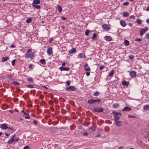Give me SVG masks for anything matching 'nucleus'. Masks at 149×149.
<instances>
[{"instance_id":"obj_1","label":"nucleus","mask_w":149,"mask_h":149,"mask_svg":"<svg viewBox=\"0 0 149 149\" xmlns=\"http://www.w3.org/2000/svg\"><path fill=\"white\" fill-rule=\"evenodd\" d=\"M101 101L100 99H93L92 98H91L89 100H88V103L90 104H92L94 103L97 102L99 103Z\"/></svg>"},{"instance_id":"obj_2","label":"nucleus","mask_w":149,"mask_h":149,"mask_svg":"<svg viewBox=\"0 0 149 149\" xmlns=\"http://www.w3.org/2000/svg\"><path fill=\"white\" fill-rule=\"evenodd\" d=\"M104 111V109L103 108H101L99 107L94 108L93 109V112L94 113L97 112L100 113L103 112Z\"/></svg>"},{"instance_id":"obj_3","label":"nucleus","mask_w":149,"mask_h":149,"mask_svg":"<svg viewBox=\"0 0 149 149\" xmlns=\"http://www.w3.org/2000/svg\"><path fill=\"white\" fill-rule=\"evenodd\" d=\"M112 113L114 115V118L116 120H119L120 119V117L121 114L119 112H117L116 111H113Z\"/></svg>"},{"instance_id":"obj_4","label":"nucleus","mask_w":149,"mask_h":149,"mask_svg":"<svg viewBox=\"0 0 149 149\" xmlns=\"http://www.w3.org/2000/svg\"><path fill=\"white\" fill-rule=\"evenodd\" d=\"M35 57L34 54L32 53L26 54L25 55V57L26 58H33Z\"/></svg>"},{"instance_id":"obj_5","label":"nucleus","mask_w":149,"mask_h":149,"mask_svg":"<svg viewBox=\"0 0 149 149\" xmlns=\"http://www.w3.org/2000/svg\"><path fill=\"white\" fill-rule=\"evenodd\" d=\"M66 90L67 91H74L76 90V88L73 86H70L67 88Z\"/></svg>"},{"instance_id":"obj_6","label":"nucleus","mask_w":149,"mask_h":149,"mask_svg":"<svg viewBox=\"0 0 149 149\" xmlns=\"http://www.w3.org/2000/svg\"><path fill=\"white\" fill-rule=\"evenodd\" d=\"M59 69L61 71L63 70L65 71H69L70 70V68L68 67H64L61 66L59 68Z\"/></svg>"},{"instance_id":"obj_7","label":"nucleus","mask_w":149,"mask_h":149,"mask_svg":"<svg viewBox=\"0 0 149 149\" xmlns=\"http://www.w3.org/2000/svg\"><path fill=\"white\" fill-rule=\"evenodd\" d=\"M145 29H146V30H145V29H143L140 30V35H141V36L143 35V34L146 33V31H148V28L146 27H145Z\"/></svg>"},{"instance_id":"obj_8","label":"nucleus","mask_w":149,"mask_h":149,"mask_svg":"<svg viewBox=\"0 0 149 149\" xmlns=\"http://www.w3.org/2000/svg\"><path fill=\"white\" fill-rule=\"evenodd\" d=\"M15 135H13L12 137H11L10 139L8 141L7 143L8 144H11L13 142H14V139L15 138Z\"/></svg>"},{"instance_id":"obj_9","label":"nucleus","mask_w":149,"mask_h":149,"mask_svg":"<svg viewBox=\"0 0 149 149\" xmlns=\"http://www.w3.org/2000/svg\"><path fill=\"white\" fill-rule=\"evenodd\" d=\"M102 27L103 29L107 31L109 30L110 29V27H109L107 24H104L102 26Z\"/></svg>"},{"instance_id":"obj_10","label":"nucleus","mask_w":149,"mask_h":149,"mask_svg":"<svg viewBox=\"0 0 149 149\" xmlns=\"http://www.w3.org/2000/svg\"><path fill=\"white\" fill-rule=\"evenodd\" d=\"M130 75L132 77H134L136 75V72L135 71H131L130 73Z\"/></svg>"},{"instance_id":"obj_11","label":"nucleus","mask_w":149,"mask_h":149,"mask_svg":"<svg viewBox=\"0 0 149 149\" xmlns=\"http://www.w3.org/2000/svg\"><path fill=\"white\" fill-rule=\"evenodd\" d=\"M52 49L51 47H50L49 48H48L47 49V52L49 56H50L52 55Z\"/></svg>"},{"instance_id":"obj_12","label":"nucleus","mask_w":149,"mask_h":149,"mask_svg":"<svg viewBox=\"0 0 149 149\" xmlns=\"http://www.w3.org/2000/svg\"><path fill=\"white\" fill-rule=\"evenodd\" d=\"M0 127L2 129H3L4 130H6L8 128V127L6 125L5 123H4L1 125Z\"/></svg>"},{"instance_id":"obj_13","label":"nucleus","mask_w":149,"mask_h":149,"mask_svg":"<svg viewBox=\"0 0 149 149\" xmlns=\"http://www.w3.org/2000/svg\"><path fill=\"white\" fill-rule=\"evenodd\" d=\"M40 3V0H34L33 1L32 4L34 5H36L39 4Z\"/></svg>"},{"instance_id":"obj_14","label":"nucleus","mask_w":149,"mask_h":149,"mask_svg":"<svg viewBox=\"0 0 149 149\" xmlns=\"http://www.w3.org/2000/svg\"><path fill=\"white\" fill-rule=\"evenodd\" d=\"M129 84V82L123 80L122 82V84L123 85L127 86Z\"/></svg>"},{"instance_id":"obj_15","label":"nucleus","mask_w":149,"mask_h":149,"mask_svg":"<svg viewBox=\"0 0 149 149\" xmlns=\"http://www.w3.org/2000/svg\"><path fill=\"white\" fill-rule=\"evenodd\" d=\"M120 23L121 26L124 27H125L127 25L126 22L123 20H121Z\"/></svg>"},{"instance_id":"obj_16","label":"nucleus","mask_w":149,"mask_h":149,"mask_svg":"<svg viewBox=\"0 0 149 149\" xmlns=\"http://www.w3.org/2000/svg\"><path fill=\"white\" fill-rule=\"evenodd\" d=\"M79 57L80 58H86L85 54L84 53H80L78 55Z\"/></svg>"},{"instance_id":"obj_17","label":"nucleus","mask_w":149,"mask_h":149,"mask_svg":"<svg viewBox=\"0 0 149 149\" xmlns=\"http://www.w3.org/2000/svg\"><path fill=\"white\" fill-rule=\"evenodd\" d=\"M104 39L107 41H110L112 40L111 37L110 36H106L104 37Z\"/></svg>"},{"instance_id":"obj_18","label":"nucleus","mask_w":149,"mask_h":149,"mask_svg":"<svg viewBox=\"0 0 149 149\" xmlns=\"http://www.w3.org/2000/svg\"><path fill=\"white\" fill-rule=\"evenodd\" d=\"M132 110L131 108L127 106L125 107L122 110L123 111H130Z\"/></svg>"},{"instance_id":"obj_19","label":"nucleus","mask_w":149,"mask_h":149,"mask_svg":"<svg viewBox=\"0 0 149 149\" xmlns=\"http://www.w3.org/2000/svg\"><path fill=\"white\" fill-rule=\"evenodd\" d=\"M76 52V49L75 48H73L69 51V53L70 54H72Z\"/></svg>"},{"instance_id":"obj_20","label":"nucleus","mask_w":149,"mask_h":149,"mask_svg":"<svg viewBox=\"0 0 149 149\" xmlns=\"http://www.w3.org/2000/svg\"><path fill=\"white\" fill-rule=\"evenodd\" d=\"M143 109L145 110H149V105L146 104L143 107Z\"/></svg>"},{"instance_id":"obj_21","label":"nucleus","mask_w":149,"mask_h":149,"mask_svg":"<svg viewBox=\"0 0 149 149\" xmlns=\"http://www.w3.org/2000/svg\"><path fill=\"white\" fill-rule=\"evenodd\" d=\"M9 59V57L8 56L6 57H3L2 58V61L3 62H4L6 61L7 60H8Z\"/></svg>"},{"instance_id":"obj_22","label":"nucleus","mask_w":149,"mask_h":149,"mask_svg":"<svg viewBox=\"0 0 149 149\" xmlns=\"http://www.w3.org/2000/svg\"><path fill=\"white\" fill-rule=\"evenodd\" d=\"M115 124L118 126H120L121 125V122L118 120H116Z\"/></svg>"},{"instance_id":"obj_23","label":"nucleus","mask_w":149,"mask_h":149,"mask_svg":"<svg viewBox=\"0 0 149 149\" xmlns=\"http://www.w3.org/2000/svg\"><path fill=\"white\" fill-rule=\"evenodd\" d=\"M30 122L31 123H33L35 125H37L38 123V122L37 121L33 120H31V121H30Z\"/></svg>"},{"instance_id":"obj_24","label":"nucleus","mask_w":149,"mask_h":149,"mask_svg":"<svg viewBox=\"0 0 149 149\" xmlns=\"http://www.w3.org/2000/svg\"><path fill=\"white\" fill-rule=\"evenodd\" d=\"M57 7H58V10L59 12L61 13L62 11V7L61 6L57 5Z\"/></svg>"},{"instance_id":"obj_25","label":"nucleus","mask_w":149,"mask_h":149,"mask_svg":"<svg viewBox=\"0 0 149 149\" xmlns=\"http://www.w3.org/2000/svg\"><path fill=\"white\" fill-rule=\"evenodd\" d=\"M24 115L25 116V119H29L30 117L29 116V114L28 113H24Z\"/></svg>"},{"instance_id":"obj_26","label":"nucleus","mask_w":149,"mask_h":149,"mask_svg":"<svg viewBox=\"0 0 149 149\" xmlns=\"http://www.w3.org/2000/svg\"><path fill=\"white\" fill-rule=\"evenodd\" d=\"M40 62L42 64L45 65L46 63L45 60L44 59H42L40 60Z\"/></svg>"},{"instance_id":"obj_27","label":"nucleus","mask_w":149,"mask_h":149,"mask_svg":"<svg viewBox=\"0 0 149 149\" xmlns=\"http://www.w3.org/2000/svg\"><path fill=\"white\" fill-rule=\"evenodd\" d=\"M119 106V105L118 104H113V107L114 108L116 109Z\"/></svg>"},{"instance_id":"obj_28","label":"nucleus","mask_w":149,"mask_h":149,"mask_svg":"<svg viewBox=\"0 0 149 149\" xmlns=\"http://www.w3.org/2000/svg\"><path fill=\"white\" fill-rule=\"evenodd\" d=\"M125 45L126 46H128L129 45V42L128 40H125L124 41Z\"/></svg>"},{"instance_id":"obj_29","label":"nucleus","mask_w":149,"mask_h":149,"mask_svg":"<svg viewBox=\"0 0 149 149\" xmlns=\"http://www.w3.org/2000/svg\"><path fill=\"white\" fill-rule=\"evenodd\" d=\"M32 21V19L31 18H29L26 20V22L28 23H29Z\"/></svg>"},{"instance_id":"obj_30","label":"nucleus","mask_w":149,"mask_h":149,"mask_svg":"<svg viewBox=\"0 0 149 149\" xmlns=\"http://www.w3.org/2000/svg\"><path fill=\"white\" fill-rule=\"evenodd\" d=\"M97 38V34L94 33L93 34V36L91 37V39H95Z\"/></svg>"},{"instance_id":"obj_31","label":"nucleus","mask_w":149,"mask_h":149,"mask_svg":"<svg viewBox=\"0 0 149 149\" xmlns=\"http://www.w3.org/2000/svg\"><path fill=\"white\" fill-rule=\"evenodd\" d=\"M129 15V13L128 12H125L123 14V16L125 17L128 16Z\"/></svg>"},{"instance_id":"obj_32","label":"nucleus","mask_w":149,"mask_h":149,"mask_svg":"<svg viewBox=\"0 0 149 149\" xmlns=\"http://www.w3.org/2000/svg\"><path fill=\"white\" fill-rule=\"evenodd\" d=\"M114 73V71L113 70H112L111 72L109 73V77H111V76H112L113 75Z\"/></svg>"},{"instance_id":"obj_33","label":"nucleus","mask_w":149,"mask_h":149,"mask_svg":"<svg viewBox=\"0 0 149 149\" xmlns=\"http://www.w3.org/2000/svg\"><path fill=\"white\" fill-rule=\"evenodd\" d=\"M134 40L136 41L139 42L141 41L142 40L139 38H136L134 39Z\"/></svg>"},{"instance_id":"obj_34","label":"nucleus","mask_w":149,"mask_h":149,"mask_svg":"<svg viewBox=\"0 0 149 149\" xmlns=\"http://www.w3.org/2000/svg\"><path fill=\"white\" fill-rule=\"evenodd\" d=\"M32 6L35 8H36L37 9H39L40 8V6H36L35 5H34L33 4H32Z\"/></svg>"},{"instance_id":"obj_35","label":"nucleus","mask_w":149,"mask_h":149,"mask_svg":"<svg viewBox=\"0 0 149 149\" xmlns=\"http://www.w3.org/2000/svg\"><path fill=\"white\" fill-rule=\"evenodd\" d=\"M12 84L15 86L18 85L19 84V83L16 81L13 82H12Z\"/></svg>"},{"instance_id":"obj_36","label":"nucleus","mask_w":149,"mask_h":149,"mask_svg":"<svg viewBox=\"0 0 149 149\" xmlns=\"http://www.w3.org/2000/svg\"><path fill=\"white\" fill-rule=\"evenodd\" d=\"M90 32V31L89 30L86 31L85 33V35L86 36H88Z\"/></svg>"},{"instance_id":"obj_37","label":"nucleus","mask_w":149,"mask_h":149,"mask_svg":"<svg viewBox=\"0 0 149 149\" xmlns=\"http://www.w3.org/2000/svg\"><path fill=\"white\" fill-rule=\"evenodd\" d=\"M27 80L29 82H32L33 81V79L32 78H28Z\"/></svg>"},{"instance_id":"obj_38","label":"nucleus","mask_w":149,"mask_h":149,"mask_svg":"<svg viewBox=\"0 0 149 149\" xmlns=\"http://www.w3.org/2000/svg\"><path fill=\"white\" fill-rule=\"evenodd\" d=\"M129 58L130 59H131V60H133L134 59V57L133 55H130L129 56Z\"/></svg>"},{"instance_id":"obj_39","label":"nucleus","mask_w":149,"mask_h":149,"mask_svg":"<svg viewBox=\"0 0 149 149\" xmlns=\"http://www.w3.org/2000/svg\"><path fill=\"white\" fill-rule=\"evenodd\" d=\"M137 22L139 24H141V20L140 19H137Z\"/></svg>"},{"instance_id":"obj_40","label":"nucleus","mask_w":149,"mask_h":149,"mask_svg":"<svg viewBox=\"0 0 149 149\" xmlns=\"http://www.w3.org/2000/svg\"><path fill=\"white\" fill-rule=\"evenodd\" d=\"M129 3L128 2H124L123 3V5L124 6H127L129 5Z\"/></svg>"},{"instance_id":"obj_41","label":"nucleus","mask_w":149,"mask_h":149,"mask_svg":"<svg viewBox=\"0 0 149 149\" xmlns=\"http://www.w3.org/2000/svg\"><path fill=\"white\" fill-rule=\"evenodd\" d=\"M27 87L29 88H33V86L30 84H29L27 85Z\"/></svg>"},{"instance_id":"obj_42","label":"nucleus","mask_w":149,"mask_h":149,"mask_svg":"<svg viewBox=\"0 0 149 149\" xmlns=\"http://www.w3.org/2000/svg\"><path fill=\"white\" fill-rule=\"evenodd\" d=\"M99 95V92H96L94 93V95L95 96H97Z\"/></svg>"},{"instance_id":"obj_43","label":"nucleus","mask_w":149,"mask_h":149,"mask_svg":"<svg viewBox=\"0 0 149 149\" xmlns=\"http://www.w3.org/2000/svg\"><path fill=\"white\" fill-rule=\"evenodd\" d=\"M16 61L15 59L13 60L11 62L12 65H14L15 64V63Z\"/></svg>"},{"instance_id":"obj_44","label":"nucleus","mask_w":149,"mask_h":149,"mask_svg":"<svg viewBox=\"0 0 149 149\" xmlns=\"http://www.w3.org/2000/svg\"><path fill=\"white\" fill-rule=\"evenodd\" d=\"M85 68V70L86 71H90V68L89 67L88 68Z\"/></svg>"},{"instance_id":"obj_45","label":"nucleus","mask_w":149,"mask_h":149,"mask_svg":"<svg viewBox=\"0 0 149 149\" xmlns=\"http://www.w3.org/2000/svg\"><path fill=\"white\" fill-rule=\"evenodd\" d=\"M104 68V65H102L100 67V70H102Z\"/></svg>"},{"instance_id":"obj_46","label":"nucleus","mask_w":149,"mask_h":149,"mask_svg":"<svg viewBox=\"0 0 149 149\" xmlns=\"http://www.w3.org/2000/svg\"><path fill=\"white\" fill-rule=\"evenodd\" d=\"M128 116V117L130 118H135V116H134L132 115H129Z\"/></svg>"},{"instance_id":"obj_47","label":"nucleus","mask_w":149,"mask_h":149,"mask_svg":"<svg viewBox=\"0 0 149 149\" xmlns=\"http://www.w3.org/2000/svg\"><path fill=\"white\" fill-rule=\"evenodd\" d=\"M146 38L149 39V34L147 33L146 35Z\"/></svg>"},{"instance_id":"obj_48","label":"nucleus","mask_w":149,"mask_h":149,"mask_svg":"<svg viewBox=\"0 0 149 149\" xmlns=\"http://www.w3.org/2000/svg\"><path fill=\"white\" fill-rule=\"evenodd\" d=\"M19 140V138H17L16 139H14V142H17Z\"/></svg>"},{"instance_id":"obj_49","label":"nucleus","mask_w":149,"mask_h":149,"mask_svg":"<svg viewBox=\"0 0 149 149\" xmlns=\"http://www.w3.org/2000/svg\"><path fill=\"white\" fill-rule=\"evenodd\" d=\"M31 52V50L30 49H29L27 50V52H26V53L28 54L29 52Z\"/></svg>"},{"instance_id":"obj_50","label":"nucleus","mask_w":149,"mask_h":149,"mask_svg":"<svg viewBox=\"0 0 149 149\" xmlns=\"http://www.w3.org/2000/svg\"><path fill=\"white\" fill-rule=\"evenodd\" d=\"M70 83L69 81H67L66 82V84L68 86L70 85Z\"/></svg>"},{"instance_id":"obj_51","label":"nucleus","mask_w":149,"mask_h":149,"mask_svg":"<svg viewBox=\"0 0 149 149\" xmlns=\"http://www.w3.org/2000/svg\"><path fill=\"white\" fill-rule=\"evenodd\" d=\"M15 45L14 44H12L11 45V47L12 48H14L15 47Z\"/></svg>"},{"instance_id":"obj_52","label":"nucleus","mask_w":149,"mask_h":149,"mask_svg":"<svg viewBox=\"0 0 149 149\" xmlns=\"http://www.w3.org/2000/svg\"><path fill=\"white\" fill-rule=\"evenodd\" d=\"M90 75V73L89 72H87L86 73V75L87 76H88Z\"/></svg>"},{"instance_id":"obj_53","label":"nucleus","mask_w":149,"mask_h":149,"mask_svg":"<svg viewBox=\"0 0 149 149\" xmlns=\"http://www.w3.org/2000/svg\"><path fill=\"white\" fill-rule=\"evenodd\" d=\"M33 65L32 64H30L29 66V68H31L32 67Z\"/></svg>"},{"instance_id":"obj_54","label":"nucleus","mask_w":149,"mask_h":149,"mask_svg":"<svg viewBox=\"0 0 149 149\" xmlns=\"http://www.w3.org/2000/svg\"><path fill=\"white\" fill-rule=\"evenodd\" d=\"M28 148H29V147L28 146H26L24 148V149H28Z\"/></svg>"},{"instance_id":"obj_55","label":"nucleus","mask_w":149,"mask_h":149,"mask_svg":"<svg viewBox=\"0 0 149 149\" xmlns=\"http://www.w3.org/2000/svg\"><path fill=\"white\" fill-rule=\"evenodd\" d=\"M9 111L11 113H13L14 112V111L13 110H9Z\"/></svg>"},{"instance_id":"obj_56","label":"nucleus","mask_w":149,"mask_h":149,"mask_svg":"<svg viewBox=\"0 0 149 149\" xmlns=\"http://www.w3.org/2000/svg\"><path fill=\"white\" fill-rule=\"evenodd\" d=\"M88 66V64L87 63H86L85 64V65H84V68H86Z\"/></svg>"},{"instance_id":"obj_57","label":"nucleus","mask_w":149,"mask_h":149,"mask_svg":"<svg viewBox=\"0 0 149 149\" xmlns=\"http://www.w3.org/2000/svg\"><path fill=\"white\" fill-rule=\"evenodd\" d=\"M53 40V38H52L50 39L49 40V42L51 43L52 42V41Z\"/></svg>"},{"instance_id":"obj_58","label":"nucleus","mask_w":149,"mask_h":149,"mask_svg":"<svg viewBox=\"0 0 149 149\" xmlns=\"http://www.w3.org/2000/svg\"><path fill=\"white\" fill-rule=\"evenodd\" d=\"M61 18L63 20H65L66 19V18L65 17L63 16L61 17Z\"/></svg>"},{"instance_id":"obj_59","label":"nucleus","mask_w":149,"mask_h":149,"mask_svg":"<svg viewBox=\"0 0 149 149\" xmlns=\"http://www.w3.org/2000/svg\"><path fill=\"white\" fill-rule=\"evenodd\" d=\"M8 130H13V127H8Z\"/></svg>"},{"instance_id":"obj_60","label":"nucleus","mask_w":149,"mask_h":149,"mask_svg":"<svg viewBox=\"0 0 149 149\" xmlns=\"http://www.w3.org/2000/svg\"><path fill=\"white\" fill-rule=\"evenodd\" d=\"M130 17L131 18H134L135 17V16L134 15H131L130 16Z\"/></svg>"},{"instance_id":"obj_61","label":"nucleus","mask_w":149,"mask_h":149,"mask_svg":"<svg viewBox=\"0 0 149 149\" xmlns=\"http://www.w3.org/2000/svg\"><path fill=\"white\" fill-rule=\"evenodd\" d=\"M128 25L129 26H132V23H129L128 24Z\"/></svg>"},{"instance_id":"obj_62","label":"nucleus","mask_w":149,"mask_h":149,"mask_svg":"<svg viewBox=\"0 0 149 149\" xmlns=\"http://www.w3.org/2000/svg\"><path fill=\"white\" fill-rule=\"evenodd\" d=\"M83 134L84 136H86L88 134L87 132H85L83 133Z\"/></svg>"},{"instance_id":"obj_63","label":"nucleus","mask_w":149,"mask_h":149,"mask_svg":"<svg viewBox=\"0 0 149 149\" xmlns=\"http://www.w3.org/2000/svg\"><path fill=\"white\" fill-rule=\"evenodd\" d=\"M118 149H124V148L123 147L121 146Z\"/></svg>"},{"instance_id":"obj_64","label":"nucleus","mask_w":149,"mask_h":149,"mask_svg":"<svg viewBox=\"0 0 149 149\" xmlns=\"http://www.w3.org/2000/svg\"><path fill=\"white\" fill-rule=\"evenodd\" d=\"M146 22L148 24H149V19H147L146 20Z\"/></svg>"}]
</instances>
